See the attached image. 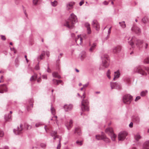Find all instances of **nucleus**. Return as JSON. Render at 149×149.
Instances as JSON below:
<instances>
[{"label":"nucleus","instance_id":"nucleus-1","mask_svg":"<svg viewBox=\"0 0 149 149\" xmlns=\"http://www.w3.org/2000/svg\"><path fill=\"white\" fill-rule=\"evenodd\" d=\"M77 21L76 16L73 13H72L70 15L68 19L65 21L64 26L69 29H72Z\"/></svg>","mask_w":149,"mask_h":149},{"label":"nucleus","instance_id":"nucleus-2","mask_svg":"<svg viewBox=\"0 0 149 149\" xmlns=\"http://www.w3.org/2000/svg\"><path fill=\"white\" fill-rule=\"evenodd\" d=\"M136 38L135 36H133L132 38H129L128 39V40H130L129 41V43L130 45L132 46L134 45V42H135L136 44L137 47L140 49L142 48L141 45L143 44L144 41L143 40H140L139 39L136 40Z\"/></svg>","mask_w":149,"mask_h":149},{"label":"nucleus","instance_id":"nucleus-3","mask_svg":"<svg viewBox=\"0 0 149 149\" xmlns=\"http://www.w3.org/2000/svg\"><path fill=\"white\" fill-rule=\"evenodd\" d=\"M102 63L99 68L100 70L104 69L107 68L109 65V58L107 55H104L101 57Z\"/></svg>","mask_w":149,"mask_h":149},{"label":"nucleus","instance_id":"nucleus-4","mask_svg":"<svg viewBox=\"0 0 149 149\" xmlns=\"http://www.w3.org/2000/svg\"><path fill=\"white\" fill-rule=\"evenodd\" d=\"M88 100H83L81 102V109L83 111H89V108L88 106Z\"/></svg>","mask_w":149,"mask_h":149},{"label":"nucleus","instance_id":"nucleus-5","mask_svg":"<svg viewBox=\"0 0 149 149\" xmlns=\"http://www.w3.org/2000/svg\"><path fill=\"white\" fill-rule=\"evenodd\" d=\"M132 100V97L129 94H126L123 97V102L126 104H129Z\"/></svg>","mask_w":149,"mask_h":149},{"label":"nucleus","instance_id":"nucleus-6","mask_svg":"<svg viewBox=\"0 0 149 149\" xmlns=\"http://www.w3.org/2000/svg\"><path fill=\"white\" fill-rule=\"evenodd\" d=\"M105 132L111 136V139L114 141L116 138V135L113 133V130L111 128H108L105 130Z\"/></svg>","mask_w":149,"mask_h":149},{"label":"nucleus","instance_id":"nucleus-7","mask_svg":"<svg viewBox=\"0 0 149 149\" xmlns=\"http://www.w3.org/2000/svg\"><path fill=\"white\" fill-rule=\"evenodd\" d=\"M143 66L141 65L135 67L134 69V73L137 72L142 75H144L146 73L142 69Z\"/></svg>","mask_w":149,"mask_h":149},{"label":"nucleus","instance_id":"nucleus-8","mask_svg":"<svg viewBox=\"0 0 149 149\" xmlns=\"http://www.w3.org/2000/svg\"><path fill=\"white\" fill-rule=\"evenodd\" d=\"M127 135V132L126 131L120 132L118 135V139L119 141H123Z\"/></svg>","mask_w":149,"mask_h":149},{"label":"nucleus","instance_id":"nucleus-9","mask_svg":"<svg viewBox=\"0 0 149 149\" xmlns=\"http://www.w3.org/2000/svg\"><path fill=\"white\" fill-rule=\"evenodd\" d=\"M23 130L22 125L20 124L19 127H17L16 129L13 130V132L16 135H19L22 133Z\"/></svg>","mask_w":149,"mask_h":149},{"label":"nucleus","instance_id":"nucleus-10","mask_svg":"<svg viewBox=\"0 0 149 149\" xmlns=\"http://www.w3.org/2000/svg\"><path fill=\"white\" fill-rule=\"evenodd\" d=\"M110 85L111 89H121V86L116 82H111Z\"/></svg>","mask_w":149,"mask_h":149},{"label":"nucleus","instance_id":"nucleus-11","mask_svg":"<svg viewBox=\"0 0 149 149\" xmlns=\"http://www.w3.org/2000/svg\"><path fill=\"white\" fill-rule=\"evenodd\" d=\"M93 27L95 28L97 31H98L100 29V25L97 20H93L92 23Z\"/></svg>","mask_w":149,"mask_h":149},{"label":"nucleus","instance_id":"nucleus-12","mask_svg":"<svg viewBox=\"0 0 149 149\" xmlns=\"http://www.w3.org/2000/svg\"><path fill=\"white\" fill-rule=\"evenodd\" d=\"M73 121L72 120H70L69 121H66L65 125L67 129L68 130H70L73 126Z\"/></svg>","mask_w":149,"mask_h":149},{"label":"nucleus","instance_id":"nucleus-13","mask_svg":"<svg viewBox=\"0 0 149 149\" xmlns=\"http://www.w3.org/2000/svg\"><path fill=\"white\" fill-rule=\"evenodd\" d=\"M8 91V88L5 84H2L0 85V93H3L6 92Z\"/></svg>","mask_w":149,"mask_h":149},{"label":"nucleus","instance_id":"nucleus-14","mask_svg":"<svg viewBox=\"0 0 149 149\" xmlns=\"http://www.w3.org/2000/svg\"><path fill=\"white\" fill-rule=\"evenodd\" d=\"M63 108L65 111H68L71 110L73 108V106L71 104H67L64 105Z\"/></svg>","mask_w":149,"mask_h":149},{"label":"nucleus","instance_id":"nucleus-15","mask_svg":"<svg viewBox=\"0 0 149 149\" xmlns=\"http://www.w3.org/2000/svg\"><path fill=\"white\" fill-rule=\"evenodd\" d=\"M131 30L136 34H139L141 32V30L138 27L134 26L131 28Z\"/></svg>","mask_w":149,"mask_h":149},{"label":"nucleus","instance_id":"nucleus-16","mask_svg":"<svg viewBox=\"0 0 149 149\" xmlns=\"http://www.w3.org/2000/svg\"><path fill=\"white\" fill-rule=\"evenodd\" d=\"M121 49V47L120 46H117L114 47L113 49V51L114 53H117L119 52Z\"/></svg>","mask_w":149,"mask_h":149},{"label":"nucleus","instance_id":"nucleus-17","mask_svg":"<svg viewBox=\"0 0 149 149\" xmlns=\"http://www.w3.org/2000/svg\"><path fill=\"white\" fill-rule=\"evenodd\" d=\"M89 45L91 46V47L89 49V52H93L94 50L96 48L97 45V43H94L91 45V43H90Z\"/></svg>","mask_w":149,"mask_h":149},{"label":"nucleus","instance_id":"nucleus-18","mask_svg":"<svg viewBox=\"0 0 149 149\" xmlns=\"http://www.w3.org/2000/svg\"><path fill=\"white\" fill-rule=\"evenodd\" d=\"M74 133H77V134L79 136L81 135V131L80 127H79L77 126L75 127Z\"/></svg>","mask_w":149,"mask_h":149},{"label":"nucleus","instance_id":"nucleus-19","mask_svg":"<svg viewBox=\"0 0 149 149\" xmlns=\"http://www.w3.org/2000/svg\"><path fill=\"white\" fill-rule=\"evenodd\" d=\"M85 26L87 28V33L88 34H91V30L90 24L88 22L86 23L85 24Z\"/></svg>","mask_w":149,"mask_h":149},{"label":"nucleus","instance_id":"nucleus-20","mask_svg":"<svg viewBox=\"0 0 149 149\" xmlns=\"http://www.w3.org/2000/svg\"><path fill=\"white\" fill-rule=\"evenodd\" d=\"M143 149H149V140L144 143Z\"/></svg>","mask_w":149,"mask_h":149},{"label":"nucleus","instance_id":"nucleus-21","mask_svg":"<svg viewBox=\"0 0 149 149\" xmlns=\"http://www.w3.org/2000/svg\"><path fill=\"white\" fill-rule=\"evenodd\" d=\"M120 76V73L118 70L114 72V77L113 78L114 81L116 79L119 77Z\"/></svg>","mask_w":149,"mask_h":149},{"label":"nucleus","instance_id":"nucleus-22","mask_svg":"<svg viewBox=\"0 0 149 149\" xmlns=\"http://www.w3.org/2000/svg\"><path fill=\"white\" fill-rule=\"evenodd\" d=\"M74 4V2H70L68 3L67 4V7L68 9L69 10L72 8Z\"/></svg>","mask_w":149,"mask_h":149},{"label":"nucleus","instance_id":"nucleus-23","mask_svg":"<svg viewBox=\"0 0 149 149\" xmlns=\"http://www.w3.org/2000/svg\"><path fill=\"white\" fill-rule=\"evenodd\" d=\"M11 117L12 116L9 114H6L5 115L4 118L6 121H10L11 120Z\"/></svg>","mask_w":149,"mask_h":149},{"label":"nucleus","instance_id":"nucleus-24","mask_svg":"<svg viewBox=\"0 0 149 149\" xmlns=\"http://www.w3.org/2000/svg\"><path fill=\"white\" fill-rule=\"evenodd\" d=\"M52 76L53 77L56 78L58 79H60L61 78V76L59 75L58 73L56 72H54L52 73Z\"/></svg>","mask_w":149,"mask_h":149},{"label":"nucleus","instance_id":"nucleus-25","mask_svg":"<svg viewBox=\"0 0 149 149\" xmlns=\"http://www.w3.org/2000/svg\"><path fill=\"white\" fill-rule=\"evenodd\" d=\"M77 36H78V38H76V39H75L76 42L77 43V42L78 41H80V42L79 43V44H81L82 42V38L81 37H80V35H78Z\"/></svg>","mask_w":149,"mask_h":149},{"label":"nucleus","instance_id":"nucleus-26","mask_svg":"<svg viewBox=\"0 0 149 149\" xmlns=\"http://www.w3.org/2000/svg\"><path fill=\"white\" fill-rule=\"evenodd\" d=\"M133 119L134 121L136 123H139L140 121V118L138 116H134L133 118Z\"/></svg>","mask_w":149,"mask_h":149},{"label":"nucleus","instance_id":"nucleus-27","mask_svg":"<svg viewBox=\"0 0 149 149\" xmlns=\"http://www.w3.org/2000/svg\"><path fill=\"white\" fill-rule=\"evenodd\" d=\"M134 137L135 140L136 141H138L141 138V136L139 134H137L135 135Z\"/></svg>","mask_w":149,"mask_h":149},{"label":"nucleus","instance_id":"nucleus-28","mask_svg":"<svg viewBox=\"0 0 149 149\" xmlns=\"http://www.w3.org/2000/svg\"><path fill=\"white\" fill-rule=\"evenodd\" d=\"M103 137L102 138V139L104 142L106 143H109L110 142V140L108 138H107L106 136L104 134Z\"/></svg>","mask_w":149,"mask_h":149},{"label":"nucleus","instance_id":"nucleus-29","mask_svg":"<svg viewBox=\"0 0 149 149\" xmlns=\"http://www.w3.org/2000/svg\"><path fill=\"white\" fill-rule=\"evenodd\" d=\"M37 78V74H35L34 75H33L31 77L30 79V81H35Z\"/></svg>","mask_w":149,"mask_h":149},{"label":"nucleus","instance_id":"nucleus-30","mask_svg":"<svg viewBox=\"0 0 149 149\" xmlns=\"http://www.w3.org/2000/svg\"><path fill=\"white\" fill-rule=\"evenodd\" d=\"M50 110L52 114L53 115H55L56 113L55 109L53 107L52 104L51 105Z\"/></svg>","mask_w":149,"mask_h":149},{"label":"nucleus","instance_id":"nucleus-31","mask_svg":"<svg viewBox=\"0 0 149 149\" xmlns=\"http://www.w3.org/2000/svg\"><path fill=\"white\" fill-rule=\"evenodd\" d=\"M104 134H102L101 135H97L96 136V139L98 140H102Z\"/></svg>","mask_w":149,"mask_h":149},{"label":"nucleus","instance_id":"nucleus-32","mask_svg":"<svg viewBox=\"0 0 149 149\" xmlns=\"http://www.w3.org/2000/svg\"><path fill=\"white\" fill-rule=\"evenodd\" d=\"M119 24L120 25L122 28H124L126 27V24L125 23V21H123L121 22H119Z\"/></svg>","mask_w":149,"mask_h":149},{"label":"nucleus","instance_id":"nucleus-33","mask_svg":"<svg viewBox=\"0 0 149 149\" xmlns=\"http://www.w3.org/2000/svg\"><path fill=\"white\" fill-rule=\"evenodd\" d=\"M57 2L55 0L53 2L51 1V5L53 6H56L57 4Z\"/></svg>","mask_w":149,"mask_h":149},{"label":"nucleus","instance_id":"nucleus-34","mask_svg":"<svg viewBox=\"0 0 149 149\" xmlns=\"http://www.w3.org/2000/svg\"><path fill=\"white\" fill-rule=\"evenodd\" d=\"M86 56V52L85 51H82L81 54V56L82 59H83Z\"/></svg>","mask_w":149,"mask_h":149},{"label":"nucleus","instance_id":"nucleus-35","mask_svg":"<svg viewBox=\"0 0 149 149\" xmlns=\"http://www.w3.org/2000/svg\"><path fill=\"white\" fill-rule=\"evenodd\" d=\"M45 55V52L43 51L40 56V58L41 60L43 59L44 58V56Z\"/></svg>","mask_w":149,"mask_h":149},{"label":"nucleus","instance_id":"nucleus-36","mask_svg":"<svg viewBox=\"0 0 149 149\" xmlns=\"http://www.w3.org/2000/svg\"><path fill=\"white\" fill-rule=\"evenodd\" d=\"M147 92L148 91L147 90L145 91H142L141 93V96H144L146 95Z\"/></svg>","mask_w":149,"mask_h":149},{"label":"nucleus","instance_id":"nucleus-37","mask_svg":"<svg viewBox=\"0 0 149 149\" xmlns=\"http://www.w3.org/2000/svg\"><path fill=\"white\" fill-rule=\"evenodd\" d=\"M111 27L109 29L108 31V35L106 37V39H108L109 38L110 34L111 33Z\"/></svg>","mask_w":149,"mask_h":149},{"label":"nucleus","instance_id":"nucleus-38","mask_svg":"<svg viewBox=\"0 0 149 149\" xmlns=\"http://www.w3.org/2000/svg\"><path fill=\"white\" fill-rule=\"evenodd\" d=\"M62 139L61 138H60L59 139V143L57 147V149H60L61 147V139Z\"/></svg>","mask_w":149,"mask_h":149},{"label":"nucleus","instance_id":"nucleus-39","mask_svg":"<svg viewBox=\"0 0 149 149\" xmlns=\"http://www.w3.org/2000/svg\"><path fill=\"white\" fill-rule=\"evenodd\" d=\"M144 63L145 64H148L149 63V58L147 57L143 61Z\"/></svg>","mask_w":149,"mask_h":149},{"label":"nucleus","instance_id":"nucleus-40","mask_svg":"<svg viewBox=\"0 0 149 149\" xmlns=\"http://www.w3.org/2000/svg\"><path fill=\"white\" fill-rule=\"evenodd\" d=\"M143 46L145 49H147L148 48H149L148 44L146 42H145L144 43L143 45Z\"/></svg>","mask_w":149,"mask_h":149},{"label":"nucleus","instance_id":"nucleus-41","mask_svg":"<svg viewBox=\"0 0 149 149\" xmlns=\"http://www.w3.org/2000/svg\"><path fill=\"white\" fill-rule=\"evenodd\" d=\"M110 71L109 70L107 73V77L109 78V79H110L111 78V76H110Z\"/></svg>","mask_w":149,"mask_h":149},{"label":"nucleus","instance_id":"nucleus-42","mask_svg":"<svg viewBox=\"0 0 149 149\" xmlns=\"http://www.w3.org/2000/svg\"><path fill=\"white\" fill-rule=\"evenodd\" d=\"M76 144L78 146H81L82 145V141H76Z\"/></svg>","mask_w":149,"mask_h":149},{"label":"nucleus","instance_id":"nucleus-43","mask_svg":"<svg viewBox=\"0 0 149 149\" xmlns=\"http://www.w3.org/2000/svg\"><path fill=\"white\" fill-rule=\"evenodd\" d=\"M57 134V132L56 131H52L51 133V135L53 136Z\"/></svg>","mask_w":149,"mask_h":149},{"label":"nucleus","instance_id":"nucleus-44","mask_svg":"<svg viewBox=\"0 0 149 149\" xmlns=\"http://www.w3.org/2000/svg\"><path fill=\"white\" fill-rule=\"evenodd\" d=\"M142 21L144 23H146L147 22V19L145 17H144L142 19Z\"/></svg>","mask_w":149,"mask_h":149},{"label":"nucleus","instance_id":"nucleus-45","mask_svg":"<svg viewBox=\"0 0 149 149\" xmlns=\"http://www.w3.org/2000/svg\"><path fill=\"white\" fill-rule=\"evenodd\" d=\"M41 147L42 148H45L46 147V144L44 143H41L40 144Z\"/></svg>","mask_w":149,"mask_h":149},{"label":"nucleus","instance_id":"nucleus-46","mask_svg":"<svg viewBox=\"0 0 149 149\" xmlns=\"http://www.w3.org/2000/svg\"><path fill=\"white\" fill-rule=\"evenodd\" d=\"M4 135V133L3 132L0 130V137H2Z\"/></svg>","mask_w":149,"mask_h":149},{"label":"nucleus","instance_id":"nucleus-47","mask_svg":"<svg viewBox=\"0 0 149 149\" xmlns=\"http://www.w3.org/2000/svg\"><path fill=\"white\" fill-rule=\"evenodd\" d=\"M35 69L36 70H38L40 69L39 66L38 64L36 65L35 67Z\"/></svg>","mask_w":149,"mask_h":149},{"label":"nucleus","instance_id":"nucleus-48","mask_svg":"<svg viewBox=\"0 0 149 149\" xmlns=\"http://www.w3.org/2000/svg\"><path fill=\"white\" fill-rule=\"evenodd\" d=\"M48 67H47V72L49 73H51L52 72L51 70L49 68V64H47Z\"/></svg>","mask_w":149,"mask_h":149},{"label":"nucleus","instance_id":"nucleus-49","mask_svg":"<svg viewBox=\"0 0 149 149\" xmlns=\"http://www.w3.org/2000/svg\"><path fill=\"white\" fill-rule=\"evenodd\" d=\"M89 82H88L87 83H86V84H85L84 85H83V88H86L87 87H88V86L89 85Z\"/></svg>","mask_w":149,"mask_h":149},{"label":"nucleus","instance_id":"nucleus-50","mask_svg":"<svg viewBox=\"0 0 149 149\" xmlns=\"http://www.w3.org/2000/svg\"><path fill=\"white\" fill-rule=\"evenodd\" d=\"M38 0H33V2L34 5H36L38 2Z\"/></svg>","mask_w":149,"mask_h":149},{"label":"nucleus","instance_id":"nucleus-51","mask_svg":"<svg viewBox=\"0 0 149 149\" xmlns=\"http://www.w3.org/2000/svg\"><path fill=\"white\" fill-rule=\"evenodd\" d=\"M1 39L2 40H6V38L5 36L3 35H1Z\"/></svg>","mask_w":149,"mask_h":149},{"label":"nucleus","instance_id":"nucleus-52","mask_svg":"<svg viewBox=\"0 0 149 149\" xmlns=\"http://www.w3.org/2000/svg\"><path fill=\"white\" fill-rule=\"evenodd\" d=\"M84 3V0H81V1L79 3V5L80 6H82Z\"/></svg>","mask_w":149,"mask_h":149},{"label":"nucleus","instance_id":"nucleus-53","mask_svg":"<svg viewBox=\"0 0 149 149\" xmlns=\"http://www.w3.org/2000/svg\"><path fill=\"white\" fill-rule=\"evenodd\" d=\"M144 68L145 70L148 72V74H149V68L148 67H144Z\"/></svg>","mask_w":149,"mask_h":149},{"label":"nucleus","instance_id":"nucleus-54","mask_svg":"<svg viewBox=\"0 0 149 149\" xmlns=\"http://www.w3.org/2000/svg\"><path fill=\"white\" fill-rule=\"evenodd\" d=\"M141 98V97L139 96H137L136 97L135 100V101H137L138 100L140 99Z\"/></svg>","mask_w":149,"mask_h":149},{"label":"nucleus","instance_id":"nucleus-55","mask_svg":"<svg viewBox=\"0 0 149 149\" xmlns=\"http://www.w3.org/2000/svg\"><path fill=\"white\" fill-rule=\"evenodd\" d=\"M45 54H46V55L48 57H49V52L48 51H46L45 52Z\"/></svg>","mask_w":149,"mask_h":149},{"label":"nucleus","instance_id":"nucleus-56","mask_svg":"<svg viewBox=\"0 0 149 149\" xmlns=\"http://www.w3.org/2000/svg\"><path fill=\"white\" fill-rule=\"evenodd\" d=\"M0 149H9V148L8 146H5L3 148H0Z\"/></svg>","mask_w":149,"mask_h":149},{"label":"nucleus","instance_id":"nucleus-57","mask_svg":"<svg viewBox=\"0 0 149 149\" xmlns=\"http://www.w3.org/2000/svg\"><path fill=\"white\" fill-rule=\"evenodd\" d=\"M41 125V123H38L36 124V127H39L40 125Z\"/></svg>","mask_w":149,"mask_h":149},{"label":"nucleus","instance_id":"nucleus-58","mask_svg":"<svg viewBox=\"0 0 149 149\" xmlns=\"http://www.w3.org/2000/svg\"><path fill=\"white\" fill-rule=\"evenodd\" d=\"M129 126L130 127L132 128L133 126V123L132 122H131L129 125Z\"/></svg>","mask_w":149,"mask_h":149},{"label":"nucleus","instance_id":"nucleus-59","mask_svg":"<svg viewBox=\"0 0 149 149\" xmlns=\"http://www.w3.org/2000/svg\"><path fill=\"white\" fill-rule=\"evenodd\" d=\"M42 77L43 79H47V76L46 75H43L42 76Z\"/></svg>","mask_w":149,"mask_h":149},{"label":"nucleus","instance_id":"nucleus-60","mask_svg":"<svg viewBox=\"0 0 149 149\" xmlns=\"http://www.w3.org/2000/svg\"><path fill=\"white\" fill-rule=\"evenodd\" d=\"M60 138H61V137H59V136H58V135H56V136H54V139H55L56 138H58V139H60Z\"/></svg>","mask_w":149,"mask_h":149},{"label":"nucleus","instance_id":"nucleus-61","mask_svg":"<svg viewBox=\"0 0 149 149\" xmlns=\"http://www.w3.org/2000/svg\"><path fill=\"white\" fill-rule=\"evenodd\" d=\"M57 80L55 79H53L52 80L53 83L54 84H55L56 83V81Z\"/></svg>","mask_w":149,"mask_h":149},{"label":"nucleus","instance_id":"nucleus-62","mask_svg":"<svg viewBox=\"0 0 149 149\" xmlns=\"http://www.w3.org/2000/svg\"><path fill=\"white\" fill-rule=\"evenodd\" d=\"M41 79L40 78H38L37 79V82H38V83H40V82L41 81Z\"/></svg>","mask_w":149,"mask_h":149},{"label":"nucleus","instance_id":"nucleus-63","mask_svg":"<svg viewBox=\"0 0 149 149\" xmlns=\"http://www.w3.org/2000/svg\"><path fill=\"white\" fill-rule=\"evenodd\" d=\"M103 3L105 5H107L108 4V2L106 1H105L103 2Z\"/></svg>","mask_w":149,"mask_h":149},{"label":"nucleus","instance_id":"nucleus-64","mask_svg":"<svg viewBox=\"0 0 149 149\" xmlns=\"http://www.w3.org/2000/svg\"><path fill=\"white\" fill-rule=\"evenodd\" d=\"M29 102L30 103H32L33 102V100L32 99H31L29 101Z\"/></svg>","mask_w":149,"mask_h":149}]
</instances>
